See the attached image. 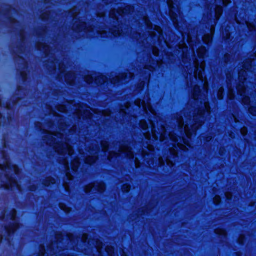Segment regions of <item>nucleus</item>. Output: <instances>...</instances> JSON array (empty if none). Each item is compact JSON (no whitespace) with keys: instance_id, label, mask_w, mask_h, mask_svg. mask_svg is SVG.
Masks as SVG:
<instances>
[{"instance_id":"f257e3e1","label":"nucleus","mask_w":256,"mask_h":256,"mask_svg":"<svg viewBox=\"0 0 256 256\" xmlns=\"http://www.w3.org/2000/svg\"><path fill=\"white\" fill-rule=\"evenodd\" d=\"M182 48L183 56L182 62L184 64V71L186 74L187 84L190 88V98L186 108L180 114H177L173 120L174 130H176L180 136H177L171 132L167 127L161 124L158 131L154 128V124L152 120L148 119L150 126L146 122L140 120L139 122L140 128L144 130L143 134L146 140V148L148 152L142 148L141 151L142 156L150 168L154 167V160L153 157L154 148L151 144V141L160 140L162 142L170 138L172 142V146L169 148L170 156L158 158V165L162 166L166 162L172 168L174 164L171 158H174L178 155V148L185 150L186 146H190L188 139H190L192 134H196V130L204 124L208 116L210 114V106L207 100V94L208 86L206 78L204 75L205 62L204 60L206 50L205 46H201L197 50V54L200 61L194 58L192 63L190 57L184 54V51L188 50L186 44Z\"/></svg>"},{"instance_id":"f03ea898","label":"nucleus","mask_w":256,"mask_h":256,"mask_svg":"<svg viewBox=\"0 0 256 256\" xmlns=\"http://www.w3.org/2000/svg\"><path fill=\"white\" fill-rule=\"evenodd\" d=\"M50 116L54 117V121H49L41 126L40 122L36 124V126L40 130H43L46 134L43 136V140L47 144L52 146L57 154L60 156L58 159L59 163L63 165L66 172V178L63 186L66 191L69 192L70 187L68 182L66 180L70 181L73 176L70 172V167L68 157L72 156L74 150L70 143H72L67 138L70 135L76 134L79 136H85L84 130L83 128L76 130V126L74 124L69 128L70 124H67L64 116L57 113L58 112L67 114V109L65 105L59 104L55 106L54 110L52 106L48 105L46 108Z\"/></svg>"},{"instance_id":"7ed1b4c3","label":"nucleus","mask_w":256,"mask_h":256,"mask_svg":"<svg viewBox=\"0 0 256 256\" xmlns=\"http://www.w3.org/2000/svg\"><path fill=\"white\" fill-rule=\"evenodd\" d=\"M120 6L117 7V10L113 8L110 10L109 13V18L110 20H112V24L110 27L105 26L104 24L100 23L98 26L94 27H92V26L82 21V19L79 20L77 18L78 15L80 14L79 8L74 6L72 8L69 12L68 14L73 18V20L74 23L72 25V30L76 31L82 32L84 31L86 32H96L98 34L100 35L102 38L117 36L122 34H128L129 29L128 28L126 30L125 29L123 30L122 28V20L120 19L124 18L126 16L131 15L134 11L133 6L127 5L123 8L122 4ZM142 22H139V24H144L148 30V33L150 37H148L145 39V37L144 34L141 35L140 32L132 33V28H130V35L134 38L136 39L139 42L144 43V40H145L146 41L149 38H156L158 40L160 39L161 35H162V30L161 28L157 26H154L153 28V26L152 22L149 20L148 18L144 16L142 20Z\"/></svg>"},{"instance_id":"20e7f679","label":"nucleus","mask_w":256,"mask_h":256,"mask_svg":"<svg viewBox=\"0 0 256 256\" xmlns=\"http://www.w3.org/2000/svg\"><path fill=\"white\" fill-rule=\"evenodd\" d=\"M252 56L246 60L240 66L242 68L238 72L239 84L236 86L242 104L246 106L250 103L248 95L249 90H252L250 93L251 96L256 95V52Z\"/></svg>"},{"instance_id":"39448f33","label":"nucleus","mask_w":256,"mask_h":256,"mask_svg":"<svg viewBox=\"0 0 256 256\" xmlns=\"http://www.w3.org/2000/svg\"><path fill=\"white\" fill-rule=\"evenodd\" d=\"M207 8L208 12L206 16L204 14L202 21L208 26L209 33L205 34L202 36V40L205 44H208L212 38V36L215 30V26L218 20L221 16L223 10L220 6L222 4L226 6L231 2L230 0H203Z\"/></svg>"},{"instance_id":"423d86ee","label":"nucleus","mask_w":256,"mask_h":256,"mask_svg":"<svg viewBox=\"0 0 256 256\" xmlns=\"http://www.w3.org/2000/svg\"><path fill=\"white\" fill-rule=\"evenodd\" d=\"M2 154L4 162L2 164H0V187L12 190H16L20 192L22 191L20 186L12 176L14 174L18 176V168L11 164L8 156L4 152Z\"/></svg>"},{"instance_id":"0eeeda50","label":"nucleus","mask_w":256,"mask_h":256,"mask_svg":"<svg viewBox=\"0 0 256 256\" xmlns=\"http://www.w3.org/2000/svg\"><path fill=\"white\" fill-rule=\"evenodd\" d=\"M80 236L76 237L74 234H64L61 232H56L55 234V240L52 242L47 246V250L50 251L51 255L54 254L56 253L57 250L60 252L62 251V252L60 255L66 254H68V252L64 250H62V247L64 246V243H69L72 247H74L76 244L78 242ZM88 238V235L86 234H84L82 236L81 240L83 242H86Z\"/></svg>"},{"instance_id":"6e6552de","label":"nucleus","mask_w":256,"mask_h":256,"mask_svg":"<svg viewBox=\"0 0 256 256\" xmlns=\"http://www.w3.org/2000/svg\"><path fill=\"white\" fill-rule=\"evenodd\" d=\"M16 212L14 209H12L10 212L9 215L6 217L5 216L0 218V222H2V228H0L2 232H4V235L0 234V242L3 237L10 243V234H13L14 232L19 227V224L16 218Z\"/></svg>"},{"instance_id":"1a4fd4ad","label":"nucleus","mask_w":256,"mask_h":256,"mask_svg":"<svg viewBox=\"0 0 256 256\" xmlns=\"http://www.w3.org/2000/svg\"><path fill=\"white\" fill-rule=\"evenodd\" d=\"M86 153L82 148L79 149L81 154V160L86 164H91L94 163L98 158L97 154L100 150L98 143L95 140H92L90 143L86 141L84 143Z\"/></svg>"},{"instance_id":"9d476101","label":"nucleus","mask_w":256,"mask_h":256,"mask_svg":"<svg viewBox=\"0 0 256 256\" xmlns=\"http://www.w3.org/2000/svg\"><path fill=\"white\" fill-rule=\"evenodd\" d=\"M90 108H84L80 105L75 109L72 116H68L69 118L68 119L70 120L71 118H72L74 122H78V124L79 125V122H80L81 120H90L93 118L94 116L90 111Z\"/></svg>"},{"instance_id":"9b49d317","label":"nucleus","mask_w":256,"mask_h":256,"mask_svg":"<svg viewBox=\"0 0 256 256\" xmlns=\"http://www.w3.org/2000/svg\"><path fill=\"white\" fill-rule=\"evenodd\" d=\"M178 0H166L169 8V15L175 26H179V22L182 20L179 6L176 4Z\"/></svg>"},{"instance_id":"f8f14e48","label":"nucleus","mask_w":256,"mask_h":256,"mask_svg":"<svg viewBox=\"0 0 256 256\" xmlns=\"http://www.w3.org/2000/svg\"><path fill=\"white\" fill-rule=\"evenodd\" d=\"M120 156H124L128 158H133L134 155L132 148L126 144L120 145L118 152L114 151L110 152L107 158L110 161H111L113 158H117Z\"/></svg>"},{"instance_id":"ddd939ff","label":"nucleus","mask_w":256,"mask_h":256,"mask_svg":"<svg viewBox=\"0 0 256 256\" xmlns=\"http://www.w3.org/2000/svg\"><path fill=\"white\" fill-rule=\"evenodd\" d=\"M160 62L154 60L151 61L150 59L148 64H142V66H139L140 76L142 77V80H149L150 75V72H152L157 67L160 68Z\"/></svg>"},{"instance_id":"4468645a","label":"nucleus","mask_w":256,"mask_h":256,"mask_svg":"<svg viewBox=\"0 0 256 256\" xmlns=\"http://www.w3.org/2000/svg\"><path fill=\"white\" fill-rule=\"evenodd\" d=\"M107 78L100 74L94 73L88 74L84 77V80L88 84H94L96 85L104 84Z\"/></svg>"},{"instance_id":"2eb2a0df","label":"nucleus","mask_w":256,"mask_h":256,"mask_svg":"<svg viewBox=\"0 0 256 256\" xmlns=\"http://www.w3.org/2000/svg\"><path fill=\"white\" fill-rule=\"evenodd\" d=\"M134 104L138 108H140L142 106L146 114H148V112H149L154 115V116H156V114L150 104V99L148 96H146V98H144L142 102H141L140 99H137L134 101Z\"/></svg>"},{"instance_id":"dca6fc26","label":"nucleus","mask_w":256,"mask_h":256,"mask_svg":"<svg viewBox=\"0 0 256 256\" xmlns=\"http://www.w3.org/2000/svg\"><path fill=\"white\" fill-rule=\"evenodd\" d=\"M22 94L24 96L26 95V90L20 88L18 87L17 94L16 96H14L12 100L8 103H6L4 105V107L6 108L8 110H11L15 108L16 105L21 102V100L23 98H20L18 96V95Z\"/></svg>"},{"instance_id":"f3484780","label":"nucleus","mask_w":256,"mask_h":256,"mask_svg":"<svg viewBox=\"0 0 256 256\" xmlns=\"http://www.w3.org/2000/svg\"><path fill=\"white\" fill-rule=\"evenodd\" d=\"M134 76V74L130 72L122 73L110 78V82L114 84H124L128 82Z\"/></svg>"},{"instance_id":"a211bd4d","label":"nucleus","mask_w":256,"mask_h":256,"mask_svg":"<svg viewBox=\"0 0 256 256\" xmlns=\"http://www.w3.org/2000/svg\"><path fill=\"white\" fill-rule=\"evenodd\" d=\"M105 190V185L103 182H96L89 184L84 188L86 192H102Z\"/></svg>"},{"instance_id":"6ab92c4d","label":"nucleus","mask_w":256,"mask_h":256,"mask_svg":"<svg viewBox=\"0 0 256 256\" xmlns=\"http://www.w3.org/2000/svg\"><path fill=\"white\" fill-rule=\"evenodd\" d=\"M226 81L228 88V96L230 100H232L234 99L235 97V91L234 88V87H232V75L230 73L226 74Z\"/></svg>"},{"instance_id":"aec40b11","label":"nucleus","mask_w":256,"mask_h":256,"mask_svg":"<svg viewBox=\"0 0 256 256\" xmlns=\"http://www.w3.org/2000/svg\"><path fill=\"white\" fill-rule=\"evenodd\" d=\"M223 26H225V28L224 30H222V38L226 40H228L230 39L231 40L232 39H230V38L232 30L234 28L233 24L228 22L226 24V25L224 24Z\"/></svg>"},{"instance_id":"412c9836","label":"nucleus","mask_w":256,"mask_h":256,"mask_svg":"<svg viewBox=\"0 0 256 256\" xmlns=\"http://www.w3.org/2000/svg\"><path fill=\"white\" fill-rule=\"evenodd\" d=\"M50 68L49 69V70L50 72H52L53 70H56V67L58 66V69L62 74H64V73L65 72V66H64L63 63H58L56 59L52 58L50 60Z\"/></svg>"},{"instance_id":"4be33fe9","label":"nucleus","mask_w":256,"mask_h":256,"mask_svg":"<svg viewBox=\"0 0 256 256\" xmlns=\"http://www.w3.org/2000/svg\"><path fill=\"white\" fill-rule=\"evenodd\" d=\"M38 50L42 52L46 56H50L53 54L50 46L42 42H39L36 44Z\"/></svg>"},{"instance_id":"5701e85b","label":"nucleus","mask_w":256,"mask_h":256,"mask_svg":"<svg viewBox=\"0 0 256 256\" xmlns=\"http://www.w3.org/2000/svg\"><path fill=\"white\" fill-rule=\"evenodd\" d=\"M65 82L70 84L72 85L74 83L76 76L74 72H68L64 75Z\"/></svg>"},{"instance_id":"b1692460","label":"nucleus","mask_w":256,"mask_h":256,"mask_svg":"<svg viewBox=\"0 0 256 256\" xmlns=\"http://www.w3.org/2000/svg\"><path fill=\"white\" fill-rule=\"evenodd\" d=\"M130 104L128 102H127L124 108H122L120 109V110H119L118 114V115H120V116H122L123 120H124V119H126V118L127 111H129V108H130Z\"/></svg>"},{"instance_id":"393cba45","label":"nucleus","mask_w":256,"mask_h":256,"mask_svg":"<svg viewBox=\"0 0 256 256\" xmlns=\"http://www.w3.org/2000/svg\"><path fill=\"white\" fill-rule=\"evenodd\" d=\"M79 160H80L78 158H76L72 161L71 168L72 171L74 172H76L77 170L80 166V162Z\"/></svg>"},{"instance_id":"a878e982","label":"nucleus","mask_w":256,"mask_h":256,"mask_svg":"<svg viewBox=\"0 0 256 256\" xmlns=\"http://www.w3.org/2000/svg\"><path fill=\"white\" fill-rule=\"evenodd\" d=\"M19 68H21V70H20V69H18V70H20V76L22 78V80L23 81H26L27 79V73H26V70H27V69H24L22 67V66H18Z\"/></svg>"},{"instance_id":"bb28decb","label":"nucleus","mask_w":256,"mask_h":256,"mask_svg":"<svg viewBox=\"0 0 256 256\" xmlns=\"http://www.w3.org/2000/svg\"><path fill=\"white\" fill-rule=\"evenodd\" d=\"M56 182V180L54 178L52 177H48L44 180V184L46 186H48L50 184H54Z\"/></svg>"},{"instance_id":"cd10ccee","label":"nucleus","mask_w":256,"mask_h":256,"mask_svg":"<svg viewBox=\"0 0 256 256\" xmlns=\"http://www.w3.org/2000/svg\"><path fill=\"white\" fill-rule=\"evenodd\" d=\"M18 64H20L24 69H28V64L26 60L23 58L19 56L16 60Z\"/></svg>"},{"instance_id":"c85d7f7f","label":"nucleus","mask_w":256,"mask_h":256,"mask_svg":"<svg viewBox=\"0 0 256 256\" xmlns=\"http://www.w3.org/2000/svg\"><path fill=\"white\" fill-rule=\"evenodd\" d=\"M100 145L104 152H106L108 149V144L106 141L102 140L100 142Z\"/></svg>"},{"instance_id":"c756f323","label":"nucleus","mask_w":256,"mask_h":256,"mask_svg":"<svg viewBox=\"0 0 256 256\" xmlns=\"http://www.w3.org/2000/svg\"><path fill=\"white\" fill-rule=\"evenodd\" d=\"M187 41L188 43L189 46H190V47L192 48L193 54H194V46H193V44H192V38L190 34V33H188V34Z\"/></svg>"},{"instance_id":"7c9ffc66","label":"nucleus","mask_w":256,"mask_h":256,"mask_svg":"<svg viewBox=\"0 0 256 256\" xmlns=\"http://www.w3.org/2000/svg\"><path fill=\"white\" fill-rule=\"evenodd\" d=\"M242 24H246L250 31H252L256 29V26L254 24L248 22L246 20H244V24L242 23Z\"/></svg>"},{"instance_id":"2f4dec72","label":"nucleus","mask_w":256,"mask_h":256,"mask_svg":"<svg viewBox=\"0 0 256 256\" xmlns=\"http://www.w3.org/2000/svg\"><path fill=\"white\" fill-rule=\"evenodd\" d=\"M105 250L109 256H113L114 253V248L112 246H107Z\"/></svg>"},{"instance_id":"473e14b6","label":"nucleus","mask_w":256,"mask_h":256,"mask_svg":"<svg viewBox=\"0 0 256 256\" xmlns=\"http://www.w3.org/2000/svg\"><path fill=\"white\" fill-rule=\"evenodd\" d=\"M232 56L229 54H226L224 55V62L226 63L230 62L231 63L234 60V58H232Z\"/></svg>"},{"instance_id":"72a5a7b5","label":"nucleus","mask_w":256,"mask_h":256,"mask_svg":"<svg viewBox=\"0 0 256 256\" xmlns=\"http://www.w3.org/2000/svg\"><path fill=\"white\" fill-rule=\"evenodd\" d=\"M59 206L60 208L63 210L64 212L68 213L70 211V208L66 206L64 204L60 203L59 204Z\"/></svg>"},{"instance_id":"f704fd0d","label":"nucleus","mask_w":256,"mask_h":256,"mask_svg":"<svg viewBox=\"0 0 256 256\" xmlns=\"http://www.w3.org/2000/svg\"><path fill=\"white\" fill-rule=\"evenodd\" d=\"M215 232L218 234L224 237H226V232L222 229H216Z\"/></svg>"},{"instance_id":"c9c22d12","label":"nucleus","mask_w":256,"mask_h":256,"mask_svg":"<svg viewBox=\"0 0 256 256\" xmlns=\"http://www.w3.org/2000/svg\"><path fill=\"white\" fill-rule=\"evenodd\" d=\"M224 89L222 86L218 89L217 93V96L219 100L222 99L224 96Z\"/></svg>"},{"instance_id":"e433bc0d","label":"nucleus","mask_w":256,"mask_h":256,"mask_svg":"<svg viewBox=\"0 0 256 256\" xmlns=\"http://www.w3.org/2000/svg\"><path fill=\"white\" fill-rule=\"evenodd\" d=\"M114 113L111 112L110 110H102V116L106 117V116H110L112 118L113 117Z\"/></svg>"},{"instance_id":"4c0bfd02","label":"nucleus","mask_w":256,"mask_h":256,"mask_svg":"<svg viewBox=\"0 0 256 256\" xmlns=\"http://www.w3.org/2000/svg\"><path fill=\"white\" fill-rule=\"evenodd\" d=\"M130 119V123L128 124L130 126H134L135 124L137 122L136 118V116H132L130 118H128Z\"/></svg>"},{"instance_id":"58836bf2","label":"nucleus","mask_w":256,"mask_h":256,"mask_svg":"<svg viewBox=\"0 0 256 256\" xmlns=\"http://www.w3.org/2000/svg\"><path fill=\"white\" fill-rule=\"evenodd\" d=\"M248 112L252 115L254 116H256V107H255L254 106H250L248 108Z\"/></svg>"},{"instance_id":"ea45409f","label":"nucleus","mask_w":256,"mask_h":256,"mask_svg":"<svg viewBox=\"0 0 256 256\" xmlns=\"http://www.w3.org/2000/svg\"><path fill=\"white\" fill-rule=\"evenodd\" d=\"M130 189V186L129 184H124L122 187V190L124 192H128Z\"/></svg>"},{"instance_id":"a19ab883","label":"nucleus","mask_w":256,"mask_h":256,"mask_svg":"<svg viewBox=\"0 0 256 256\" xmlns=\"http://www.w3.org/2000/svg\"><path fill=\"white\" fill-rule=\"evenodd\" d=\"M102 242H97L96 243V248L98 252L100 254L101 253L102 249Z\"/></svg>"},{"instance_id":"79ce46f5","label":"nucleus","mask_w":256,"mask_h":256,"mask_svg":"<svg viewBox=\"0 0 256 256\" xmlns=\"http://www.w3.org/2000/svg\"><path fill=\"white\" fill-rule=\"evenodd\" d=\"M213 200H214V202L217 204H218L220 200H221V198H220V197L218 196V195H216L213 198Z\"/></svg>"},{"instance_id":"37998d69","label":"nucleus","mask_w":256,"mask_h":256,"mask_svg":"<svg viewBox=\"0 0 256 256\" xmlns=\"http://www.w3.org/2000/svg\"><path fill=\"white\" fill-rule=\"evenodd\" d=\"M152 52L154 56H158V55L159 50L156 47L152 46Z\"/></svg>"},{"instance_id":"c03bdc74","label":"nucleus","mask_w":256,"mask_h":256,"mask_svg":"<svg viewBox=\"0 0 256 256\" xmlns=\"http://www.w3.org/2000/svg\"><path fill=\"white\" fill-rule=\"evenodd\" d=\"M45 254V248L44 246H40V249L39 256H44Z\"/></svg>"},{"instance_id":"a18cd8bd","label":"nucleus","mask_w":256,"mask_h":256,"mask_svg":"<svg viewBox=\"0 0 256 256\" xmlns=\"http://www.w3.org/2000/svg\"><path fill=\"white\" fill-rule=\"evenodd\" d=\"M144 84H145V82L143 80H142L140 82V84L138 86V90L140 91V90H142L143 88L144 87Z\"/></svg>"},{"instance_id":"49530a36","label":"nucleus","mask_w":256,"mask_h":256,"mask_svg":"<svg viewBox=\"0 0 256 256\" xmlns=\"http://www.w3.org/2000/svg\"><path fill=\"white\" fill-rule=\"evenodd\" d=\"M248 132L247 128L245 126H243L240 129V133L242 136H245L246 134Z\"/></svg>"},{"instance_id":"de8ad7c7","label":"nucleus","mask_w":256,"mask_h":256,"mask_svg":"<svg viewBox=\"0 0 256 256\" xmlns=\"http://www.w3.org/2000/svg\"><path fill=\"white\" fill-rule=\"evenodd\" d=\"M50 18V15L49 14L44 12L42 14V19L44 20H48Z\"/></svg>"},{"instance_id":"09e8293b","label":"nucleus","mask_w":256,"mask_h":256,"mask_svg":"<svg viewBox=\"0 0 256 256\" xmlns=\"http://www.w3.org/2000/svg\"><path fill=\"white\" fill-rule=\"evenodd\" d=\"M244 240V236L240 235L238 240V242L240 244H242Z\"/></svg>"},{"instance_id":"8fccbe9b","label":"nucleus","mask_w":256,"mask_h":256,"mask_svg":"<svg viewBox=\"0 0 256 256\" xmlns=\"http://www.w3.org/2000/svg\"><path fill=\"white\" fill-rule=\"evenodd\" d=\"M134 162H135L136 167L138 168L140 166V162H139L138 158L137 157L135 158Z\"/></svg>"},{"instance_id":"3c124183","label":"nucleus","mask_w":256,"mask_h":256,"mask_svg":"<svg viewBox=\"0 0 256 256\" xmlns=\"http://www.w3.org/2000/svg\"><path fill=\"white\" fill-rule=\"evenodd\" d=\"M225 196H226V198H227V199H228V200L231 199V198L232 197V194L229 192H226Z\"/></svg>"},{"instance_id":"603ef678","label":"nucleus","mask_w":256,"mask_h":256,"mask_svg":"<svg viewBox=\"0 0 256 256\" xmlns=\"http://www.w3.org/2000/svg\"><path fill=\"white\" fill-rule=\"evenodd\" d=\"M112 2V0H102V2L106 4H110Z\"/></svg>"},{"instance_id":"864d4df0","label":"nucleus","mask_w":256,"mask_h":256,"mask_svg":"<svg viewBox=\"0 0 256 256\" xmlns=\"http://www.w3.org/2000/svg\"><path fill=\"white\" fill-rule=\"evenodd\" d=\"M104 13H101V14H98V16H97V17H100V18H102V19H104Z\"/></svg>"},{"instance_id":"5fc2aeb1","label":"nucleus","mask_w":256,"mask_h":256,"mask_svg":"<svg viewBox=\"0 0 256 256\" xmlns=\"http://www.w3.org/2000/svg\"><path fill=\"white\" fill-rule=\"evenodd\" d=\"M234 20L238 24H241V22L238 20V18L236 15H234Z\"/></svg>"},{"instance_id":"6e6d98bb","label":"nucleus","mask_w":256,"mask_h":256,"mask_svg":"<svg viewBox=\"0 0 256 256\" xmlns=\"http://www.w3.org/2000/svg\"><path fill=\"white\" fill-rule=\"evenodd\" d=\"M36 190V187L34 186H30V190L31 191H34Z\"/></svg>"},{"instance_id":"4d7b16f0","label":"nucleus","mask_w":256,"mask_h":256,"mask_svg":"<svg viewBox=\"0 0 256 256\" xmlns=\"http://www.w3.org/2000/svg\"><path fill=\"white\" fill-rule=\"evenodd\" d=\"M232 116H233V118L234 119V122L236 123L238 122V120L237 118L235 116H234V114L232 115Z\"/></svg>"},{"instance_id":"13d9d810","label":"nucleus","mask_w":256,"mask_h":256,"mask_svg":"<svg viewBox=\"0 0 256 256\" xmlns=\"http://www.w3.org/2000/svg\"><path fill=\"white\" fill-rule=\"evenodd\" d=\"M212 138V136H208L206 138V141H210V140H211Z\"/></svg>"},{"instance_id":"bf43d9fd","label":"nucleus","mask_w":256,"mask_h":256,"mask_svg":"<svg viewBox=\"0 0 256 256\" xmlns=\"http://www.w3.org/2000/svg\"><path fill=\"white\" fill-rule=\"evenodd\" d=\"M20 35H21L22 40H23L24 39L23 34L22 32L20 34Z\"/></svg>"},{"instance_id":"052dcab7","label":"nucleus","mask_w":256,"mask_h":256,"mask_svg":"<svg viewBox=\"0 0 256 256\" xmlns=\"http://www.w3.org/2000/svg\"><path fill=\"white\" fill-rule=\"evenodd\" d=\"M64 0V3L67 2L66 0ZM72 1V0H70L68 2H71Z\"/></svg>"},{"instance_id":"680f3d73","label":"nucleus","mask_w":256,"mask_h":256,"mask_svg":"<svg viewBox=\"0 0 256 256\" xmlns=\"http://www.w3.org/2000/svg\"><path fill=\"white\" fill-rule=\"evenodd\" d=\"M230 138H234V136H233V134H230Z\"/></svg>"},{"instance_id":"e2e57ef3","label":"nucleus","mask_w":256,"mask_h":256,"mask_svg":"<svg viewBox=\"0 0 256 256\" xmlns=\"http://www.w3.org/2000/svg\"><path fill=\"white\" fill-rule=\"evenodd\" d=\"M47 0V2H46V3H48V2H49L50 1H51L52 0Z\"/></svg>"},{"instance_id":"0e129e2a","label":"nucleus","mask_w":256,"mask_h":256,"mask_svg":"<svg viewBox=\"0 0 256 256\" xmlns=\"http://www.w3.org/2000/svg\"><path fill=\"white\" fill-rule=\"evenodd\" d=\"M116 119H118V118H116V121H118V120H117Z\"/></svg>"},{"instance_id":"69168bd1","label":"nucleus","mask_w":256,"mask_h":256,"mask_svg":"<svg viewBox=\"0 0 256 256\" xmlns=\"http://www.w3.org/2000/svg\"><path fill=\"white\" fill-rule=\"evenodd\" d=\"M7 119H8V121H9V120H9V118H8H8H7Z\"/></svg>"},{"instance_id":"338daca9","label":"nucleus","mask_w":256,"mask_h":256,"mask_svg":"<svg viewBox=\"0 0 256 256\" xmlns=\"http://www.w3.org/2000/svg\"><path fill=\"white\" fill-rule=\"evenodd\" d=\"M67 256H68V255Z\"/></svg>"}]
</instances>
